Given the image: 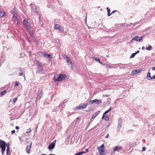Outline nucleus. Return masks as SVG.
Returning <instances> with one entry per match:
<instances>
[{
	"mask_svg": "<svg viewBox=\"0 0 155 155\" xmlns=\"http://www.w3.org/2000/svg\"><path fill=\"white\" fill-rule=\"evenodd\" d=\"M67 77V76L65 74H60L58 76V75H55L54 79V81H59L62 80H64Z\"/></svg>",
	"mask_w": 155,
	"mask_h": 155,
	"instance_id": "1",
	"label": "nucleus"
},
{
	"mask_svg": "<svg viewBox=\"0 0 155 155\" xmlns=\"http://www.w3.org/2000/svg\"><path fill=\"white\" fill-rule=\"evenodd\" d=\"M111 109V107H110L108 110L109 111H110Z\"/></svg>",
	"mask_w": 155,
	"mask_h": 155,
	"instance_id": "60",
	"label": "nucleus"
},
{
	"mask_svg": "<svg viewBox=\"0 0 155 155\" xmlns=\"http://www.w3.org/2000/svg\"><path fill=\"white\" fill-rule=\"evenodd\" d=\"M109 111L107 110L106 111L104 112H105L106 114L108 113Z\"/></svg>",
	"mask_w": 155,
	"mask_h": 155,
	"instance_id": "59",
	"label": "nucleus"
},
{
	"mask_svg": "<svg viewBox=\"0 0 155 155\" xmlns=\"http://www.w3.org/2000/svg\"><path fill=\"white\" fill-rule=\"evenodd\" d=\"M104 117H105V116L103 115L102 117V119H103L104 118Z\"/></svg>",
	"mask_w": 155,
	"mask_h": 155,
	"instance_id": "63",
	"label": "nucleus"
},
{
	"mask_svg": "<svg viewBox=\"0 0 155 155\" xmlns=\"http://www.w3.org/2000/svg\"><path fill=\"white\" fill-rule=\"evenodd\" d=\"M85 108L83 104H81L78 107H76V110H79L81 109H84Z\"/></svg>",
	"mask_w": 155,
	"mask_h": 155,
	"instance_id": "10",
	"label": "nucleus"
},
{
	"mask_svg": "<svg viewBox=\"0 0 155 155\" xmlns=\"http://www.w3.org/2000/svg\"><path fill=\"white\" fill-rule=\"evenodd\" d=\"M106 114L105 112H104V114H103V115H104V116H105V115Z\"/></svg>",
	"mask_w": 155,
	"mask_h": 155,
	"instance_id": "64",
	"label": "nucleus"
},
{
	"mask_svg": "<svg viewBox=\"0 0 155 155\" xmlns=\"http://www.w3.org/2000/svg\"><path fill=\"white\" fill-rule=\"evenodd\" d=\"M59 106H64V103L63 102H62L61 104H60L59 105Z\"/></svg>",
	"mask_w": 155,
	"mask_h": 155,
	"instance_id": "42",
	"label": "nucleus"
},
{
	"mask_svg": "<svg viewBox=\"0 0 155 155\" xmlns=\"http://www.w3.org/2000/svg\"><path fill=\"white\" fill-rule=\"evenodd\" d=\"M41 73V74H44L45 72L42 70L40 73Z\"/></svg>",
	"mask_w": 155,
	"mask_h": 155,
	"instance_id": "49",
	"label": "nucleus"
},
{
	"mask_svg": "<svg viewBox=\"0 0 155 155\" xmlns=\"http://www.w3.org/2000/svg\"><path fill=\"white\" fill-rule=\"evenodd\" d=\"M10 149V147H7V149H6V151H9Z\"/></svg>",
	"mask_w": 155,
	"mask_h": 155,
	"instance_id": "47",
	"label": "nucleus"
},
{
	"mask_svg": "<svg viewBox=\"0 0 155 155\" xmlns=\"http://www.w3.org/2000/svg\"><path fill=\"white\" fill-rule=\"evenodd\" d=\"M65 56L66 57V58L67 59V60H66L67 62L68 63H69L70 64H72V63L71 62V61L68 58V57L66 55H65Z\"/></svg>",
	"mask_w": 155,
	"mask_h": 155,
	"instance_id": "27",
	"label": "nucleus"
},
{
	"mask_svg": "<svg viewBox=\"0 0 155 155\" xmlns=\"http://www.w3.org/2000/svg\"><path fill=\"white\" fill-rule=\"evenodd\" d=\"M43 95V93L42 92V91H41L38 94V96L37 98V100L40 99Z\"/></svg>",
	"mask_w": 155,
	"mask_h": 155,
	"instance_id": "16",
	"label": "nucleus"
},
{
	"mask_svg": "<svg viewBox=\"0 0 155 155\" xmlns=\"http://www.w3.org/2000/svg\"><path fill=\"white\" fill-rule=\"evenodd\" d=\"M6 147H10V144H6Z\"/></svg>",
	"mask_w": 155,
	"mask_h": 155,
	"instance_id": "51",
	"label": "nucleus"
},
{
	"mask_svg": "<svg viewBox=\"0 0 155 155\" xmlns=\"http://www.w3.org/2000/svg\"><path fill=\"white\" fill-rule=\"evenodd\" d=\"M31 128H29L26 131V133L28 134V133H30L31 132Z\"/></svg>",
	"mask_w": 155,
	"mask_h": 155,
	"instance_id": "32",
	"label": "nucleus"
},
{
	"mask_svg": "<svg viewBox=\"0 0 155 155\" xmlns=\"http://www.w3.org/2000/svg\"><path fill=\"white\" fill-rule=\"evenodd\" d=\"M146 149V147H142V151H144Z\"/></svg>",
	"mask_w": 155,
	"mask_h": 155,
	"instance_id": "41",
	"label": "nucleus"
},
{
	"mask_svg": "<svg viewBox=\"0 0 155 155\" xmlns=\"http://www.w3.org/2000/svg\"><path fill=\"white\" fill-rule=\"evenodd\" d=\"M15 130H13L11 132L12 134H14L15 133Z\"/></svg>",
	"mask_w": 155,
	"mask_h": 155,
	"instance_id": "46",
	"label": "nucleus"
},
{
	"mask_svg": "<svg viewBox=\"0 0 155 155\" xmlns=\"http://www.w3.org/2000/svg\"><path fill=\"white\" fill-rule=\"evenodd\" d=\"M121 149V147L120 146H116L113 149V152H115V151H118L120 149Z\"/></svg>",
	"mask_w": 155,
	"mask_h": 155,
	"instance_id": "13",
	"label": "nucleus"
},
{
	"mask_svg": "<svg viewBox=\"0 0 155 155\" xmlns=\"http://www.w3.org/2000/svg\"><path fill=\"white\" fill-rule=\"evenodd\" d=\"M146 49L147 50L150 51L152 50V47L150 45H149L148 47L146 48Z\"/></svg>",
	"mask_w": 155,
	"mask_h": 155,
	"instance_id": "21",
	"label": "nucleus"
},
{
	"mask_svg": "<svg viewBox=\"0 0 155 155\" xmlns=\"http://www.w3.org/2000/svg\"><path fill=\"white\" fill-rule=\"evenodd\" d=\"M98 114V113L97 112L95 113L92 116L91 120L92 121H93V120L94 119V118L96 117L97 115Z\"/></svg>",
	"mask_w": 155,
	"mask_h": 155,
	"instance_id": "18",
	"label": "nucleus"
},
{
	"mask_svg": "<svg viewBox=\"0 0 155 155\" xmlns=\"http://www.w3.org/2000/svg\"><path fill=\"white\" fill-rule=\"evenodd\" d=\"M137 24V22L135 23L134 24L132 23H130L129 25H128L127 26L128 27H134L135 25H136Z\"/></svg>",
	"mask_w": 155,
	"mask_h": 155,
	"instance_id": "19",
	"label": "nucleus"
},
{
	"mask_svg": "<svg viewBox=\"0 0 155 155\" xmlns=\"http://www.w3.org/2000/svg\"><path fill=\"white\" fill-rule=\"evenodd\" d=\"M144 37V36H142L141 37H139L138 38V41L139 42H141L142 41V40L143 39V37Z\"/></svg>",
	"mask_w": 155,
	"mask_h": 155,
	"instance_id": "26",
	"label": "nucleus"
},
{
	"mask_svg": "<svg viewBox=\"0 0 155 155\" xmlns=\"http://www.w3.org/2000/svg\"><path fill=\"white\" fill-rule=\"evenodd\" d=\"M107 12H110V9L108 7H107Z\"/></svg>",
	"mask_w": 155,
	"mask_h": 155,
	"instance_id": "40",
	"label": "nucleus"
},
{
	"mask_svg": "<svg viewBox=\"0 0 155 155\" xmlns=\"http://www.w3.org/2000/svg\"><path fill=\"white\" fill-rule=\"evenodd\" d=\"M31 143L30 145L27 146L26 148V151L27 153H30V150L31 148Z\"/></svg>",
	"mask_w": 155,
	"mask_h": 155,
	"instance_id": "15",
	"label": "nucleus"
},
{
	"mask_svg": "<svg viewBox=\"0 0 155 155\" xmlns=\"http://www.w3.org/2000/svg\"><path fill=\"white\" fill-rule=\"evenodd\" d=\"M138 38H139V37L138 36H135L134 37V39H135V40L136 41H138Z\"/></svg>",
	"mask_w": 155,
	"mask_h": 155,
	"instance_id": "34",
	"label": "nucleus"
},
{
	"mask_svg": "<svg viewBox=\"0 0 155 155\" xmlns=\"http://www.w3.org/2000/svg\"><path fill=\"white\" fill-rule=\"evenodd\" d=\"M120 65H123V64L121 63L120 64L116 66V67H115V68H116L117 67H119L120 69H123L125 68V67H124L121 66Z\"/></svg>",
	"mask_w": 155,
	"mask_h": 155,
	"instance_id": "20",
	"label": "nucleus"
},
{
	"mask_svg": "<svg viewBox=\"0 0 155 155\" xmlns=\"http://www.w3.org/2000/svg\"><path fill=\"white\" fill-rule=\"evenodd\" d=\"M109 120V117L108 116H107L105 117L104 120L106 121H108Z\"/></svg>",
	"mask_w": 155,
	"mask_h": 155,
	"instance_id": "35",
	"label": "nucleus"
},
{
	"mask_svg": "<svg viewBox=\"0 0 155 155\" xmlns=\"http://www.w3.org/2000/svg\"><path fill=\"white\" fill-rule=\"evenodd\" d=\"M9 152V151H6V155H10V153H8V152Z\"/></svg>",
	"mask_w": 155,
	"mask_h": 155,
	"instance_id": "55",
	"label": "nucleus"
},
{
	"mask_svg": "<svg viewBox=\"0 0 155 155\" xmlns=\"http://www.w3.org/2000/svg\"><path fill=\"white\" fill-rule=\"evenodd\" d=\"M26 28L28 32L31 35H32L33 34V31L32 29V28L30 25Z\"/></svg>",
	"mask_w": 155,
	"mask_h": 155,
	"instance_id": "9",
	"label": "nucleus"
},
{
	"mask_svg": "<svg viewBox=\"0 0 155 155\" xmlns=\"http://www.w3.org/2000/svg\"><path fill=\"white\" fill-rule=\"evenodd\" d=\"M99 63H100L101 64H103L100 61V60L99 59V61H98Z\"/></svg>",
	"mask_w": 155,
	"mask_h": 155,
	"instance_id": "62",
	"label": "nucleus"
},
{
	"mask_svg": "<svg viewBox=\"0 0 155 155\" xmlns=\"http://www.w3.org/2000/svg\"><path fill=\"white\" fill-rule=\"evenodd\" d=\"M60 27V26L59 25L57 24H55L54 27V29L55 30H58V29Z\"/></svg>",
	"mask_w": 155,
	"mask_h": 155,
	"instance_id": "25",
	"label": "nucleus"
},
{
	"mask_svg": "<svg viewBox=\"0 0 155 155\" xmlns=\"http://www.w3.org/2000/svg\"><path fill=\"white\" fill-rule=\"evenodd\" d=\"M23 24L24 26L27 28L30 25L29 22L28 21V19H25L23 21Z\"/></svg>",
	"mask_w": 155,
	"mask_h": 155,
	"instance_id": "4",
	"label": "nucleus"
},
{
	"mask_svg": "<svg viewBox=\"0 0 155 155\" xmlns=\"http://www.w3.org/2000/svg\"><path fill=\"white\" fill-rule=\"evenodd\" d=\"M19 76H24V77H25V71H23L21 72H19Z\"/></svg>",
	"mask_w": 155,
	"mask_h": 155,
	"instance_id": "23",
	"label": "nucleus"
},
{
	"mask_svg": "<svg viewBox=\"0 0 155 155\" xmlns=\"http://www.w3.org/2000/svg\"><path fill=\"white\" fill-rule=\"evenodd\" d=\"M141 71L140 70H136L133 71L130 74L131 75H134L140 72Z\"/></svg>",
	"mask_w": 155,
	"mask_h": 155,
	"instance_id": "11",
	"label": "nucleus"
},
{
	"mask_svg": "<svg viewBox=\"0 0 155 155\" xmlns=\"http://www.w3.org/2000/svg\"><path fill=\"white\" fill-rule=\"evenodd\" d=\"M112 14H111L110 12H107V16L108 17L110 16Z\"/></svg>",
	"mask_w": 155,
	"mask_h": 155,
	"instance_id": "45",
	"label": "nucleus"
},
{
	"mask_svg": "<svg viewBox=\"0 0 155 155\" xmlns=\"http://www.w3.org/2000/svg\"><path fill=\"white\" fill-rule=\"evenodd\" d=\"M105 146L104 144H102L100 147L97 148L100 155H105L106 154L104 153V149Z\"/></svg>",
	"mask_w": 155,
	"mask_h": 155,
	"instance_id": "3",
	"label": "nucleus"
},
{
	"mask_svg": "<svg viewBox=\"0 0 155 155\" xmlns=\"http://www.w3.org/2000/svg\"><path fill=\"white\" fill-rule=\"evenodd\" d=\"M15 128L16 130H18L19 129V127L18 126H16L15 127Z\"/></svg>",
	"mask_w": 155,
	"mask_h": 155,
	"instance_id": "53",
	"label": "nucleus"
},
{
	"mask_svg": "<svg viewBox=\"0 0 155 155\" xmlns=\"http://www.w3.org/2000/svg\"><path fill=\"white\" fill-rule=\"evenodd\" d=\"M17 99H18L17 97H16V98H14V99L13 100V102L14 103H15L16 101L17 100Z\"/></svg>",
	"mask_w": 155,
	"mask_h": 155,
	"instance_id": "39",
	"label": "nucleus"
},
{
	"mask_svg": "<svg viewBox=\"0 0 155 155\" xmlns=\"http://www.w3.org/2000/svg\"><path fill=\"white\" fill-rule=\"evenodd\" d=\"M109 137V135L108 134H107V135L105 137V138H107Z\"/></svg>",
	"mask_w": 155,
	"mask_h": 155,
	"instance_id": "48",
	"label": "nucleus"
},
{
	"mask_svg": "<svg viewBox=\"0 0 155 155\" xmlns=\"http://www.w3.org/2000/svg\"><path fill=\"white\" fill-rule=\"evenodd\" d=\"M89 102V103L91 104L96 103L97 104H98L101 103V100H98L96 99L95 100L90 101Z\"/></svg>",
	"mask_w": 155,
	"mask_h": 155,
	"instance_id": "5",
	"label": "nucleus"
},
{
	"mask_svg": "<svg viewBox=\"0 0 155 155\" xmlns=\"http://www.w3.org/2000/svg\"><path fill=\"white\" fill-rule=\"evenodd\" d=\"M99 63H100L101 64H103L100 61V60L99 59V61H98Z\"/></svg>",
	"mask_w": 155,
	"mask_h": 155,
	"instance_id": "61",
	"label": "nucleus"
},
{
	"mask_svg": "<svg viewBox=\"0 0 155 155\" xmlns=\"http://www.w3.org/2000/svg\"><path fill=\"white\" fill-rule=\"evenodd\" d=\"M107 67H109V68H115V67H110V66L109 65H108V64H107Z\"/></svg>",
	"mask_w": 155,
	"mask_h": 155,
	"instance_id": "52",
	"label": "nucleus"
},
{
	"mask_svg": "<svg viewBox=\"0 0 155 155\" xmlns=\"http://www.w3.org/2000/svg\"><path fill=\"white\" fill-rule=\"evenodd\" d=\"M147 79L148 78H151L152 77L150 76V73L149 72H148L147 74Z\"/></svg>",
	"mask_w": 155,
	"mask_h": 155,
	"instance_id": "29",
	"label": "nucleus"
},
{
	"mask_svg": "<svg viewBox=\"0 0 155 155\" xmlns=\"http://www.w3.org/2000/svg\"><path fill=\"white\" fill-rule=\"evenodd\" d=\"M55 146V144L53 142L51 143L48 146V148L50 150H52L53 149Z\"/></svg>",
	"mask_w": 155,
	"mask_h": 155,
	"instance_id": "12",
	"label": "nucleus"
},
{
	"mask_svg": "<svg viewBox=\"0 0 155 155\" xmlns=\"http://www.w3.org/2000/svg\"><path fill=\"white\" fill-rule=\"evenodd\" d=\"M135 40V39H134V37L131 40V42H132L133 41H134Z\"/></svg>",
	"mask_w": 155,
	"mask_h": 155,
	"instance_id": "58",
	"label": "nucleus"
},
{
	"mask_svg": "<svg viewBox=\"0 0 155 155\" xmlns=\"http://www.w3.org/2000/svg\"><path fill=\"white\" fill-rule=\"evenodd\" d=\"M79 119V117H77V119H76V122L75 123V124H76V123H77V122L78 121V120Z\"/></svg>",
	"mask_w": 155,
	"mask_h": 155,
	"instance_id": "54",
	"label": "nucleus"
},
{
	"mask_svg": "<svg viewBox=\"0 0 155 155\" xmlns=\"http://www.w3.org/2000/svg\"><path fill=\"white\" fill-rule=\"evenodd\" d=\"M38 70L36 71V73H40L41 71L43 69V67L41 65V63H39L38 64Z\"/></svg>",
	"mask_w": 155,
	"mask_h": 155,
	"instance_id": "6",
	"label": "nucleus"
},
{
	"mask_svg": "<svg viewBox=\"0 0 155 155\" xmlns=\"http://www.w3.org/2000/svg\"><path fill=\"white\" fill-rule=\"evenodd\" d=\"M30 5L32 6V10H33V12L38 13L37 10V8H33V6H32V4H30Z\"/></svg>",
	"mask_w": 155,
	"mask_h": 155,
	"instance_id": "22",
	"label": "nucleus"
},
{
	"mask_svg": "<svg viewBox=\"0 0 155 155\" xmlns=\"http://www.w3.org/2000/svg\"><path fill=\"white\" fill-rule=\"evenodd\" d=\"M94 58L95 59V60L96 61H99V58Z\"/></svg>",
	"mask_w": 155,
	"mask_h": 155,
	"instance_id": "38",
	"label": "nucleus"
},
{
	"mask_svg": "<svg viewBox=\"0 0 155 155\" xmlns=\"http://www.w3.org/2000/svg\"><path fill=\"white\" fill-rule=\"evenodd\" d=\"M58 30H59L61 31H63L64 29L63 27L60 26Z\"/></svg>",
	"mask_w": 155,
	"mask_h": 155,
	"instance_id": "31",
	"label": "nucleus"
},
{
	"mask_svg": "<svg viewBox=\"0 0 155 155\" xmlns=\"http://www.w3.org/2000/svg\"><path fill=\"white\" fill-rule=\"evenodd\" d=\"M136 55V54H135L134 53L132 54L130 57V58H133L135 57Z\"/></svg>",
	"mask_w": 155,
	"mask_h": 155,
	"instance_id": "30",
	"label": "nucleus"
},
{
	"mask_svg": "<svg viewBox=\"0 0 155 155\" xmlns=\"http://www.w3.org/2000/svg\"><path fill=\"white\" fill-rule=\"evenodd\" d=\"M68 101V100L67 99H65L64 100V101L63 102L64 103H66Z\"/></svg>",
	"mask_w": 155,
	"mask_h": 155,
	"instance_id": "44",
	"label": "nucleus"
},
{
	"mask_svg": "<svg viewBox=\"0 0 155 155\" xmlns=\"http://www.w3.org/2000/svg\"><path fill=\"white\" fill-rule=\"evenodd\" d=\"M12 13L13 15L12 18L14 17L15 18H17L18 14L16 12L14 11H12Z\"/></svg>",
	"mask_w": 155,
	"mask_h": 155,
	"instance_id": "14",
	"label": "nucleus"
},
{
	"mask_svg": "<svg viewBox=\"0 0 155 155\" xmlns=\"http://www.w3.org/2000/svg\"><path fill=\"white\" fill-rule=\"evenodd\" d=\"M155 79V75L154 76L152 77L151 78H148V80H150L151 79Z\"/></svg>",
	"mask_w": 155,
	"mask_h": 155,
	"instance_id": "36",
	"label": "nucleus"
},
{
	"mask_svg": "<svg viewBox=\"0 0 155 155\" xmlns=\"http://www.w3.org/2000/svg\"><path fill=\"white\" fill-rule=\"evenodd\" d=\"M6 142L0 139V147L2 148L6 147Z\"/></svg>",
	"mask_w": 155,
	"mask_h": 155,
	"instance_id": "8",
	"label": "nucleus"
},
{
	"mask_svg": "<svg viewBox=\"0 0 155 155\" xmlns=\"http://www.w3.org/2000/svg\"><path fill=\"white\" fill-rule=\"evenodd\" d=\"M122 124V122L121 119L120 118L118 120V125L117 126V130L118 131L120 130V129L121 128Z\"/></svg>",
	"mask_w": 155,
	"mask_h": 155,
	"instance_id": "7",
	"label": "nucleus"
},
{
	"mask_svg": "<svg viewBox=\"0 0 155 155\" xmlns=\"http://www.w3.org/2000/svg\"><path fill=\"white\" fill-rule=\"evenodd\" d=\"M14 20L15 21V22L17 21H18L17 18H15L14 19Z\"/></svg>",
	"mask_w": 155,
	"mask_h": 155,
	"instance_id": "56",
	"label": "nucleus"
},
{
	"mask_svg": "<svg viewBox=\"0 0 155 155\" xmlns=\"http://www.w3.org/2000/svg\"><path fill=\"white\" fill-rule=\"evenodd\" d=\"M6 147H4L2 148H1L2 149V155L4 154V152L5 151L6 149Z\"/></svg>",
	"mask_w": 155,
	"mask_h": 155,
	"instance_id": "24",
	"label": "nucleus"
},
{
	"mask_svg": "<svg viewBox=\"0 0 155 155\" xmlns=\"http://www.w3.org/2000/svg\"><path fill=\"white\" fill-rule=\"evenodd\" d=\"M18 85H19V83H18V82H16L14 84V86L15 87H16L17 86H18Z\"/></svg>",
	"mask_w": 155,
	"mask_h": 155,
	"instance_id": "33",
	"label": "nucleus"
},
{
	"mask_svg": "<svg viewBox=\"0 0 155 155\" xmlns=\"http://www.w3.org/2000/svg\"><path fill=\"white\" fill-rule=\"evenodd\" d=\"M85 108H86L87 106L88 105V103H87L86 104H83Z\"/></svg>",
	"mask_w": 155,
	"mask_h": 155,
	"instance_id": "37",
	"label": "nucleus"
},
{
	"mask_svg": "<svg viewBox=\"0 0 155 155\" xmlns=\"http://www.w3.org/2000/svg\"><path fill=\"white\" fill-rule=\"evenodd\" d=\"M139 52V50H138L137 51H136L134 53H135V54H138Z\"/></svg>",
	"mask_w": 155,
	"mask_h": 155,
	"instance_id": "50",
	"label": "nucleus"
},
{
	"mask_svg": "<svg viewBox=\"0 0 155 155\" xmlns=\"http://www.w3.org/2000/svg\"><path fill=\"white\" fill-rule=\"evenodd\" d=\"M38 54L42 57H45L47 58H52V56L50 54H48L47 53L40 51L38 53Z\"/></svg>",
	"mask_w": 155,
	"mask_h": 155,
	"instance_id": "2",
	"label": "nucleus"
},
{
	"mask_svg": "<svg viewBox=\"0 0 155 155\" xmlns=\"http://www.w3.org/2000/svg\"><path fill=\"white\" fill-rule=\"evenodd\" d=\"M117 12V11L116 10H114L111 13V14H114L115 13V12Z\"/></svg>",
	"mask_w": 155,
	"mask_h": 155,
	"instance_id": "43",
	"label": "nucleus"
},
{
	"mask_svg": "<svg viewBox=\"0 0 155 155\" xmlns=\"http://www.w3.org/2000/svg\"><path fill=\"white\" fill-rule=\"evenodd\" d=\"M152 69L153 71L155 70V66L152 67Z\"/></svg>",
	"mask_w": 155,
	"mask_h": 155,
	"instance_id": "57",
	"label": "nucleus"
},
{
	"mask_svg": "<svg viewBox=\"0 0 155 155\" xmlns=\"http://www.w3.org/2000/svg\"><path fill=\"white\" fill-rule=\"evenodd\" d=\"M6 14L5 12L0 11V17L2 18L5 16Z\"/></svg>",
	"mask_w": 155,
	"mask_h": 155,
	"instance_id": "17",
	"label": "nucleus"
},
{
	"mask_svg": "<svg viewBox=\"0 0 155 155\" xmlns=\"http://www.w3.org/2000/svg\"><path fill=\"white\" fill-rule=\"evenodd\" d=\"M6 92V90H4L1 93V94L2 95H5V94Z\"/></svg>",
	"mask_w": 155,
	"mask_h": 155,
	"instance_id": "28",
	"label": "nucleus"
}]
</instances>
